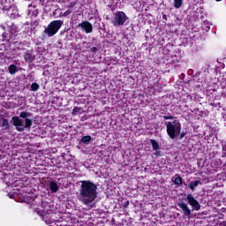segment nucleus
Returning <instances> with one entry per match:
<instances>
[{
  "label": "nucleus",
  "mask_w": 226,
  "mask_h": 226,
  "mask_svg": "<svg viewBox=\"0 0 226 226\" xmlns=\"http://www.w3.org/2000/svg\"><path fill=\"white\" fill-rule=\"evenodd\" d=\"M154 151H155V152L154 153V156H162V151H160V150H154Z\"/></svg>",
  "instance_id": "23"
},
{
  "label": "nucleus",
  "mask_w": 226,
  "mask_h": 226,
  "mask_svg": "<svg viewBox=\"0 0 226 226\" xmlns=\"http://www.w3.org/2000/svg\"><path fill=\"white\" fill-rule=\"evenodd\" d=\"M40 89V85L38 83H32L31 91H38Z\"/></svg>",
  "instance_id": "21"
},
{
  "label": "nucleus",
  "mask_w": 226,
  "mask_h": 226,
  "mask_svg": "<svg viewBox=\"0 0 226 226\" xmlns=\"http://www.w3.org/2000/svg\"><path fill=\"white\" fill-rule=\"evenodd\" d=\"M79 183L81 185L79 189L78 200L88 207H93V203L98 197V192L96 191L98 186L87 180H82Z\"/></svg>",
  "instance_id": "1"
},
{
  "label": "nucleus",
  "mask_w": 226,
  "mask_h": 226,
  "mask_svg": "<svg viewBox=\"0 0 226 226\" xmlns=\"http://www.w3.org/2000/svg\"><path fill=\"white\" fill-rule=\"evenodd\" d=\"M164 124L170 139H174L176 137H179V134L181 133V122H179V120L165 122Z\"/></svg>",
  "instance_id": "3"
},
{
  "label": "nucleus",
  "mask_w": 226,
  "mask_h": 226,
  "mask_svg": "<svg viewBox=\"0 0 226 226\" xmlns=\"http://www.w3.org/2000/svg\"><path fill=\"white\" fill-rule=\"evenodd\" d=\"M163 119H166V120L174 119V116H163Z\"/></svg>",
  "instance_id": "27"
},
{
  "label": "nucleus",
  "mask_w": 226,
  "mask_h": 226,
  "mask_svg": "<svg viewBox=\"0 0 226 226\" xmlns=\"http://www.w3.org/2000/svg\"><path fill=\"white\" fill-rule=\"evenodd\" d=\"M183 137H185V133H181L180 139H183Z\"/></svg>",
  "instance_id": "33"
},
{
  "label": "nucleus",
  "mask_w": 226,
  "mask_h": 226,
  "mask_svg": "<svg viewBox=\"0 0 226 226\" xmlns=\"http://www.w3.org/2000/svg\"><path fill=\"white\" fill-rule=\"evenodd\" d=\"M16 190H20V189L19 187H17Z\"/></svg>",
  "instance_id": "37"
},
{
  "label": "nucleus",
  "mask_w": 226,
  "mask_h": 226,
  "mask_svg": "<svg viewBox=\"0 0 226 226\" xmlns=\"http://www.w3.org/2000/svg\"><path fill=\"white\" fill-rule=\"evenodd\" d=\"M177 206L183 211L184 216H187V218H190V216H192V210L190 209L188 203L185 201H180L177 203Z\"/></svg>",
  "instance_id": "9"
},
{
  "label": "nucleus",
  "mask_w": 226,
  "mask_h": 226,
  "mask_svg": "<svg viewBox=\"0 0 226 226\" xmlns=\"http://www.w3.org/2000/svg\"><path fill=\"white\" fill-rule=\"evenodd\" d=\"M74 4H71V8H73Z\"/></svg>",
  "instance_id": "35"
},
{
  "label": "nucleus",
  "mask_w": 226,
  "mask_h": 226,
  "mask_svg": "<svg viewBox=\"0 0 226 226\" xmlns=\"http://www.w3.org/2000/svg\"><path fill=\"white\" fill-rule=\"evenodd\" d=\"M173 6L179 10L183 6V0H173Z\"/></svg>",
  "instance_id": "18"
},
{
  "label": "nucleus",
  "mask_w": 226,
  "mask_h": 226,
  "mask_svg": "<svg viewBox=\"0 0 226 226\" xmlns=\"http://www.w3.org/2000/svg\"><path fill=\"white\" fill-rule=\"evenodd\" d=\"M90 50H91V52H96L97 48H96V47H92V48L90 49Z\"/></svg>",
  "instance_id": "28"
},
{
  "label": "nucleus",
  "mask_w": 226,
  "mask_h": 226,
  "mask_svg": "<svg viewBox=\"0 0 226 226\" xmlns=\"http://www.w3.org/2000/svg\"><path fill=\"white\" fill-rule=\"evenodd\" d=\"M9 197H10V199H13V194L9 193Z\"/></svg>",
  "instance_id": "31"
},
{
  "label": "nucleus",
  "mask_w": 226,
  "mask_h": 226,
  "mask_svg": "<svg viewBox=\"0 0 226 226\" xmlns=\"http://www.w3.org/2000/svg\"><path fill=\"white\" fill-rule=\"evenodd\" d=\"M130 206V201H126L124 204V207H127Z\"/></svg>",
  "instance_id": "29"
},
{
  "label": "nucleus",
  "mask_w": 226,
  "mask_h": 226,
  "mask_svg": "<svg viewBox=\"0 0 226 226\" xmlns=\"http://www.w3.org/2000/svg\"><path fill=\"white\" fill-rule=\"evenodd\" d=\"M8 70H9V73H11V75H15L19 72V70H17V65H15V64H11L8 67Z\"/></svg>",
  "instance_id": "17"
},
{
  "label": "nucleus",
  "mask_w": 226,
  "mask_h": 226,
  "mask_svg": "<svg viewBox=\"0 0 226 226\" xmlns=\"http://www.w3.org/2000/svg\"><path fill=\"white\" fill-rule=\"evenodd\" d=\"M0 177L1 179H4L7 186H12V188L13 187L17 188L18 185H22V182H20L19 180L13 181V175L11 174H4L1 172Z\"/></svg>",
  "instance_id": "5"
},
{
  "label": "nucleus",
  "mask_w": 226,
  "mask_h": 226,
  "mask_svg": "<svg viewBox=\"0 0 226 226\" xmlns=\"http://www.w3.org/2000/svg\"><path fill=\"white\" fill-rule=\"evenodd\" d=\"M7 15L8 17H10L11 19H15V17H17V15H19V11H17V9L15 8V6H11L9 11H7Z\"/></svg>",
  "instance_id": "11"
},
{
  "label": "nucleus",
  "mask_w": 226,
  "mask_h": 226,
  "mask_svg": "<svg viewBox=\"0 0 226 226\" xmlns=\"http://www.w3.org/2000/svg\"><path fill=\"white\" fill-rule=\"evenodd\" d=\"M63 24L64 22L61 19L53 20L51 21L48 26L44 29L43 33L46 34V36H49V38H52L55 34H57L59 32V29L63 27Z\"/></svg>",
  "instance_id": "4"
},
{
  "label": "nucleus",
  "mask_w": 226,
  "mask_h": 226,
  "mask_svg": "<svg viewBox=\"0 0 226 226\" xmlns=\"http://www.w3.org/2000/svg\"><path fill=\"white\" fill-rule=\"evenodd\" d=\"M2 123H3V119L0 118V124H2Z\"/></svg>",
  "instance_id": "36"
},
{
  "label": "nucleus",
  "mask_w": 226,
  "mask_h": 226,
  "mask_svg": "<svg viewBox=\"0 0 226 226\" xmlns=\"http://www.w3.org/2000/svg\"><path fill=\"white\" fill-rule=\"evenodd\" d=\"M15 33H17V26H15V25L12 24L11 27V34H15Z\"/></svg>",
  "instance_id": "22"
},
{
  "label": "nucleus",
  "mask_w": 226,
  "mask_h": 226,
  "mask_svg": "<svg viewBox=\"0 0 226 226\" xmlns=\"http://www.w3.org/2000/svg\"><path fill=\"white\" fill-rule=\"evenodd\" d=\"M80 110V108H74L73 112H79Z\"/></svg>",
  "instance_id": "30"
},
{
  "label": "nucleus",
  "mask_w": 226,
  "mask_h": 226,
  "mask_svg": "<svg viewBox=\"0 0 226 226\" xmlns=\"http://www.w3.org/2000/svg\"><path fill=\"white\" fill-rule=\"evenodd\" d=\"M24 58L26 63H33L34 61V55L31 51H26Z\"/></svg>",
  "instance_id": "12"
},
{
  "label": "nucleus",
  "mask_w": 226,
  "mask_h": 226,
  "mask_svg": "<svg viewBox=\"0 0 226 226\" xmlns=\"http://www.w3.org/2000/svg\"><path fill=\"white\" fill-rule=\"evenodd\" d=\"M222 156L224 158L226 157V146L225 145L222 147Z\"/></svg>",
  "instance_id": "26"
},
{
  "label": "nucleus",
  "mask_w": 226,
  "mask_h": 226,
  "mask_svg": "<svg viewBox=\"0 0 226 226\" xmlns=\"http://www.w3.org/2000/svg\"><path fill=\"white\" fill-rule=\"evenodd\" d=\"M0 125L3 126V128H4V130H8V128H10V124L8 123V119H6V118H4L2 120V124Z\"/></svg>",
  "instance_id": "19"
},
{
  "label": "nucleus",
  "mask_w": 226,
  "mask_h": 226,
  "mask_svg": "<svg viewBox=\"0 0 226 226\" xmlns=\"http://www.w3.org/2000/svg\"><path fill=\"white\" fill-rule=\"evenodd\" d=\"M216 1H222V0H216Z\"/></svg>",
  "instance_id": "38"
},
{
  "label": "nucleus",
  "mask_w": 226,
  "mask_h": 226,
  "mask_svg": "<svg viewBox=\"0 0 226 226\" xmlns=\"http://www.w3.org/2000/svg\"><path fill=\"white\" fill-rule=\"evenodd\" d=\"M0 47H1L0 50H3V48H4V45L2 44V45H0Z\"/></svg>",
  "instance_id": "32"
},
{
  "label": "nucleus",
  "mask_w": 226,
  "mask_h": 226,
  "mask_svg": "<svg viewBox=\"0 0 226 226\" xmlns=\"http://www.w3.org/2000/svg\"><path fill=\"white\" fill-rule=\"evenodd\" d=\"M91 139H92L91 136H84L81 139L80 142L81 144H89V142H91Z\"/></svg>",
  "instance_id": "20"
},
{
  "label": "nucleus",
  "mask_w": 226,
  "mask_h": 226,
  "mask_svg": "<svg viewBox=\"0 0 226 226\" xmlns=\"http://www.w3.org/2000/svg\"><path fill=\"white\" fill-rule=\"evenodd\" d=\"M150 144L152 145L153 151H158L161 149L160 144L155 139H150Z\"/></svg>",
  "instance_id": "16"
},
{
  "label": "nucleus",
  "mask_w": 226,
  "mask_h": 226,
  "mask_svg": "<svg viewBox=\"0 0 226 226\" xmlns=\"http://www.w3.org/2000/svg\"><path fill=\"white\" fill-rule=\"evenodd\" d=\"M162 18H163V19H167V15H163Z\"/></svg>",
  "instance_id": "34"
},
{
  "label": "nucleus",
  "mask_w": 226,
  "mask_h": 226,
  "mask_svg": "<svg viewBox=\"0 0 226 226\" xmlns=\"http://www.w3.org/2000/svg\"><path fill=\"white\" fill-rule=\"evenodd\" d=\"M186 200L189 206H192L194 211H200V203H199V200H197L195 197H193V194H187Z\"/></svg>",
  "instance_id": "7"
},
{
  "label": "nucleus",
  "mask_w": 226,
  "mask_h": 226,
  "mask_svg": "<svg viewBox=\"0 0 226 226\" xmlns=\"http://www.w3.org/2000/svg\"><path fill=\"white\" fill-rule=\"evenodd\" d=\"M49 188L51 192H53V193H57V192L59 191V185H57V183H56V181H51L49 183Z\"/></svg>",
  "instance_id": "15"
},
{
  "label": "nucleus",
  "mask_w": 226,
  "mask_h": 226,
  "mask_svg": "<svg viewBox=\"0 0 226 226\" xmlns=\"http://www.w3.org/2000/svg\"><path fill=\"white\" fill-rule=\"evenodd\" d=\"M0 4V10H4V11H8L13 6L8 0H1Z\"/></svg>",
  "instance_id": "10"
},
{
  "label": "nucleus",
  "mask_w": 226,
  "mask_h": 226,
  "mask_svg": "<svg viewBox=\"0 0 226 226\" xmlns=\"http://www.w3.org/2000/svg\"><path fill=\"white\" fill-rule=\"evenodd\" d=\"M72 13V11L67 10L64 14L63 17H68V15H70Z\"/></svg>",
  "instance_id": "25"
},
{
  "label": "nucleus",
  "mask_w": 226,
  "mask_h": 226,
  "mask_svg": "<svg viewBox=\"0 0 226 226\" xmlns=\"http://www.w3.org/2000/svg\"><path fill=\"white\" fill-rule=\"evenodd\" d=\"M78 27L87 34L93 33V24H91L89 21H83L79 23Z\"/></svg>",
  "instance_id": "8"
},
{
  "label": "nucleus",
  "mask_w": 226,
  "mask_h": 226,
  "mask_svg": "<svg viewBox=\"0 0 226 226\" xmlns=\"http://www.w3.org/2000/svg\"><path fill=\"white\" fill-rule=\"evenodd\" d=\"M174 185H176L177 186H181L183 185V178H181V176L176 174L174 177H173V179H172Z\"/></svg>",
  "instance_id": "13"
},
{
  "label": "nucleus",
  "mask_w": 226,
  "mask_h": 226,
  "mask_svg": "<svg viewBox=\"0 0 226 226\" xmlns=\"http://www.w3.org/2000/svg\"><path fill=\"white\" fill-rule=\"evenodd\" d=\"M33 116V113L22 111L19 114V117H12L11 121L13 126H15V129L17 132H24V130H31V127L33 126V120L29 119L28 117H31ZM25 119V124L24 120L20 119Z\"/></svg>",
  "instance_id": "2"
},
{
  "label": "nucleus",
  "mask_w": 226,
  "mask_h": 226,
  "mask_svg": "<svg viewBox=\"0 0 226 226\" xmlns=\"http://www.w3.org/2000/svg\"><path fill=\"white\" fill-rule=\"evenodd\" d=\"M47 218H49V216L45 215V216L43 217V220H44V222L47 223V225H49V224L50 225V223H52V221H48Z\"/></svg>",
  "instance_id": "24"
},
{
  "label": "nucleus",
  "mask_w": 226,
  "mask_h": 226,
  "mask_svg": "<svg viewBox=\"0 0 226 226\" xmlns=\"http://www.w3.org/2000/svg\"><path fill=\"white\" fill-rule=\"evenodd\" d=\"M199 185H202V182H200V180L192 181L189 184L188 188H190V190H192V192H195V188H197V186H199Z\"/></svg>",
  "instance_id": "14"
},
{
  "label": "nucleus",
  "mask_w": 226,
  "mask_h": 226,
  "mask_svg": "<svg viewBox=\"0 0 226 226\" xmlns=\"http://www.w3.org/2000/svg\"><path fill=\"white\" fill-rule=\"evenodd\" d=\"M126 20H128V16H126V13H124V11H117L115 14L113 24L116 26H124Z\"/></svg>",
  "instance_id": "6"
}]
</instances>
